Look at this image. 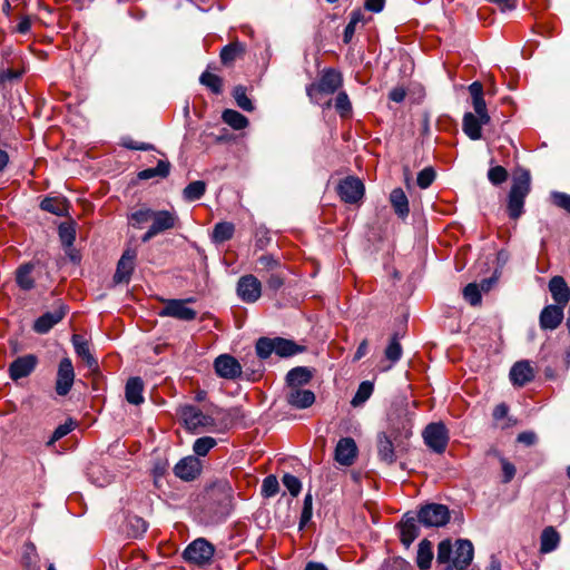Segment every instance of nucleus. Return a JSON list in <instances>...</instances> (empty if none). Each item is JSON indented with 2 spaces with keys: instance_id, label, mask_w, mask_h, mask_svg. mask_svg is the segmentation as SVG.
<instances>
[{
  "instance_id": "obj_1",
  "label": "nucleus",
  "mask_w": 570,
  "mask_h": 570,
  "mask_svg": "<svg viewBox=\"0 0 570 570\" xmlns=\"http://www.w3.org/2000/svg\"><path fill=\"white\" fill-rule=\"evenodd\" d=\"M208 509L218 518L227 517L234 507V490L228 480L213 482L206 490Z\"/></svg>"
},
{
  "instance_id": "obj_2",
  "label": "nucleus",
  "mask_w": 570,
  "mask_h": 570,
  "mask_svg": "<svg viewBox=\"0 0 570 570\" xmlns=\"http://www.w3.org/2000/svg\"><path fill=\"white\" fill-rule=\"evenodd\" d=\"M531 177L529 171L522 170L513 179L509 193L508 213L512 219H518L523 213L524 199L530 193Z\"/></svg>"
},
{
  "instance_id": "obj_3",
  "label": "nucleus",
  "mask_w": 570,
  "mask_h": 570,
  "mask_svg": "<svg viewBox=\"0 0 570 570\" xmlns=\"http://www.w3.org/2000/svg\"><path fill=\"white\" fill-rule=\"evenodd\" d=\"M343 85L342 73L335 69H325L317 82H313L306 87V94L311 101L321 104L324 95H332Z\"/></svg>"
},
{
  "instance_id": "obj_4",
  "label": "nucleus",
  "mask_w": 570,
  "mask_h": 570,
  "mask_svg": "<svg viewBox=\"0 0 570 570\" xmlns=\"http://www.w3.org/2000/svg\"><path fill=\"white\" fill-rule=\"evenodd\" d=\"M179 218L175 210H153L151 225L141 236L144 243L149 242L155 236L176 227Z\"/></svg>"
},
{
  "instance_id": "obj_5",
  "label": "nucleus",
  "mask_w": 570,
  "mask_h": 570,
  "mask_svg": "<svg viewBox=\"0 0 570 570\" xmlns=\"http://www.w3.org/2000/svg\"><path fill=\"white\" fill-rule=\"evenodd\" d=\"M419 522L426 528H439L445 525L450 520V511L446 505L429 503L417 512Z\"/></svg>"
},
{
  "instance_id": "obj_6",
  "label": "nucleus",
  "mask_w": 570,
  "mask_h": 570,
  "mask_svg": "<svg viewBox=\"0 0 570 570\" xmlns=\"http://www.w3.org/2000/svg\"><path fill=\"white\" fill-rule=\"evenodd\" d=\"M180 417L185 426L190 431L209 430L215 426L213 416L203 413L195 405H186L180 409Z\"/></svg>"
},
{
  "instance_id": "obj_7",
  "label": "nucleus",
  "mask_w": 570,
  "mask_h": 570,
  "mask_svg": "<svg viewBox=\"0 0 570 570\" xmlns=\"http://www.w3.org/2000/svg\"><path fill=\"white\" fill-rule=\"evenodd\" d=\"M215 548L207 540L199 538L194 540L184 550L183 557L187 562L203 566L210 562Z\"/></svg>"
},
{
  "instance_id": "obj_8",
  "label": "nucleus",
  "mask_w": 570,
  "mask_h": 570,
  "mask_svg": "<svg viewBox=\"0 0 570 570\" xmlns=\"http://www.w3.org/2000/svg\"><path fill=\"white\" fill-rule=\"evenodd\" d=\"M425 444L436 453H443L449 442V432L442 422L430 423L423 431Z\"/></svg>"
},
{
  "instance_id": "obj_9",
  "label": "nucleus",
  "mask_w": 570,
  "mask_h": 570,
  "mask_svg": "<svg viewBox=\"0 0 570 570\" xmlns=\"http://www.w3.org/2000/svg\"><path fill=\"white\" fill-rule=\"evenodd\" d=\"M194 298L188 299H167L164 307L159 311V316H169L180 321H194L197 317V312L187 306L188 302H194Z\"/></svg>"
},
{
  "instance_id": "obj_10",
  "label": "nucleus",
  "mask_w": 570,
  "mask_h": 570,
  "mask_svg": "<svg viewBox=\"0 0 570 570\" xmlns=\"http://www.w3.org/2000/svg\"><path fill=\"white\" fill-rule=\"evenodd\" d=\"M217 376L225 380H236L242 375L240 363L229 354H220L214 360Z\"/></svg>"
},
{
  "instance_id": "obj_11",
  "label": "nucleus",
  "mask_w": 570,
  "mask_h": 570,
  "mask_svg": "<svg viewBox=\"0 0 570 570\" xmlns=\"http://www.w3.org/2000/svg\"><path fill=\"white\" fill-rule=\"evenodd\" d=\"M75 381V371L72 362L69 357H63L58 366L57 380H56V392L60 396L67 395Z\"/></svg>"
},
{
  "instance_id": "obj_12",
  "label": "nucleus",
  "mask_w": 570,
  "mask_h": 570,
  "mask_svg": "<svg viewBox=\"0 0 570 570\" xmlns=\"http://www.w3.org/2000/svg\"><path fill=\"white\" fill-rule=\"evenodd\" d=\"M237 294L243 302L255 303L262 295V284L254 275H245L238 279Z\"/></svg>"
},
{
  "instance_id": "obj_13",
  "label": "nucleus",
  "mask_w": 570,
  "mask_h": 570,
  "mask_svg": "<svg viewBox=\"0 0 570 570\" xmlns=\"http://www.w3.org/2000/svg\"><path fill=\"white\" fill-rule=\"evenodd\" d=\"M337 191L343 202L355 204L364 195V185L358 178L347 177L338 184Z\"/></svg>"
},
{
  "instance_id": "obj_14",
  "label": "nucleus",
  "mask_w": 570,
  "mask_h": 570,
  "mask_svg": "<svg viewBox=\"0 0 570 570\" xmlns=\"http://www.w3.org/2000/svg\"><path fill=\"white\" fill-rule=\"evenodd\" d=\"M136 257L137 253L132 248H127L122 253L114 275V282L116 284L129 283L131 274L135 269Z\"/></svg>"
},
{
  "instance_id": "obj_15",
  "label": "nucleus",
  "mask_w": 570,
  "mask_h": 570,
  "mask_svg": "<svg viewBox=\"0 0 570 570\" xmlns=\"http://www.w3.org/2000/svg\"><path fill=\"white\" fill-rule=\"evenodd\" d=\"M473 556L472 542L468 539H459L455 541L454 558L449 566H453V569L463 570L471 564Z\"/></svg>"
},
{
  "instance_id": "obj_16",
  "label": "nucleus",
  "mask_w": 570,
  "mask_h": 570,
  "mask_svg": "<svg viewBox=\"0 0 570 570\" xmlns=\"http://www.w3.org/2000/svg\"><path fill=\"white\" fill-rule=\"evenodd\" d=\"M38 364V357L33 354H27L16 358L9 366L11 380L18 381L30 375Z\"/></svg>"
},
{
  "instance_id": "obj_17",
  "label": "nucleus",
  "mask_w": 570,
  "mask_h": 570,
  "mask_svg": "<svg viewBox=\"0 0 570 570\" xmlns=\"http://www.w3.org/2000/svg\"><path fill=\"white\" fill-rule=\"evenodd\" d=\"M200 471L202 462L193 455L181 459L174 468L175 475L184 481L195 480Z\"/></svg>"
},
{
  "instance_id": "obj_18",
  "label": "nucleus",
  "mask_w": 570,
  "mask_h": 570,
  "mask_svg": "<svg viewBox=\"0 0 570 570\" xmlns=\"http://www.w3.org/2000/svg\"><path fill=\"white\" fill-rule=\"evenodd\" d=\"M563 316V307L553 304L547 305L540 313V327L544 331H553L561 324Z\"/></svg>"
},
{
  "instance_id": "obj_19",
  "label": "nucleus",
  "mask_w": 570,
  "mask_h": 570,
  "mask_svg": "<svg viewBox=\"0 0 570 570\" xmlns=\"http://www.w3.org/2000/svg\"><path fill=\"white\" fill-rule=\"evenodd\" d=\"M67 311L63 305H59L55 311L47 312L35 321L33 330L39 334L48 333L56 324H58L66 315Z\"/></svg>"
},
{
  "instance_id": "obj_20",
  "label": "nucleus",
  "mask_w": 570,
  "mask_h": 570,
  "mask_svg": "<svg viewBox=\"0 0 570 570\" xmlns=\"http://www.w3.org/2000/svg\"><path fill=\"white\" fill-rule=\"evenodd\" d=\"M357 454V446L352 438H343L335 448V460L345 466L352 465Z\"/></svg>"
},
{
  "instance_id": "obj_21",
  "label": "nucleus",
  "mask_w": 570,
  "mask_h": 570,
  "mask_svg": "<svg viewBox=\"0 0 570 570\" xmlns=\"http://www.w3.org/2000/svg\"><path fill=\"white\" fill-rule=\"evenodd\" d=\"M554 305L566 307L570 301V287L562 276H553L548 284Z\"/></svg>"
},
{
  "instance_id": "obj_22",
  "label": "nucleus",
  "mask_w": 570,
  "mask_h": 570,
  "mask_svg": "<svg viewBox=\"0 0 570 570\" xmlns=\"http://www.w3.org/2000/svg\"><path fill=\"white\" fill-rule=\"evenodd\" d=\"M399 528L401 542L405 546V548H409L420 534V529L416 524L415 517L406 513L401 520Z\"/></svg>"
},
{
  "instance_id": "obj_23",
  "label": "nucleus",
  "mask_w": 570,
  "mask_h": 570,
  "mask_svg": "<svg viewBox=\"0 0 570 570\" xmlns=\"http://www.w3.org/2000/svg\"><path fill=\"white\" fill-rule=\"evenodd\" d=\"M377 454L381 461L391 465L396 461V448L390 435L382 432L377 435Z\"/></svg>"
},
{
  "instance_id": "obj_24",
  "label": "nucleus",
  "mask_w": 570,
  "mask_h": 570,
  "mask_svg": "<svg viewBox=\"0 0 570 570\" xmlns=\"http://www.w3.org/2000/svg\"><path fill=\"white\" fill-rule=\"evenodd\" d=\"M287 403L296 409L309 407L315 402V394L311 390L299 387L289 389L286 395Z\"/></svg>"
},
{
  "instance_id": "obj_25",
  "label": "nucleus",
  "mask_w": 570,
  "mask_h": 570,
  "mask_svg": "<svg viewBox=\"0 0 570 570\" xmlns=\"http://www.w3.org/2000/svg\"><path fill=\"white\" fill-rule=\"evenodd\" d=\"M489 122H482L480 117L472 112H465L462 120L463 132L471 140H479L482 138V126Z\"/></svg>"
},
{
  "instance_id": "obj_26",
  "label": "nucleus",
  "mask_w": 570,
  "mask_h": 570,
  "mask_svg": "<svg viewBox=\"0 0 570 570\" xmlns=\"http://www.w3.org/2000/svg\"><path fill=\"white\" fill-rule=\"evenodd\" d=\"M533 370L529 362H517L510 371V379L514 385L523 386L533 379Z\"/></svg>"
},
{
  "instance_id": "obj_27",
  "label": "nucleus",
  "mask_w": 570,
  "mask_h": 570,
  "mask_svg": "<svg viewBox=\"0 0 570 570\" xmlns=\"http://www.w3.org/2000/svg\"><path fill=\"white\" fill-rule=\"evenodd\" d=\"M142 391H144L142 380L138 376L130 377L126 384V390H125L126 400L130 404L139 405L140 403L144 402Z\"/></svg>"
},
{
  "instance_id": "obj_28",
  "label": "nucleus",
  "mask_w": 570,
  "mask_h": 570,
  "mask_svg": "<svg viewBox=\"0 0 570 570\" xmlns=\"http://www.w3.org/2000/svg\"><path fill=\"white\" fill-rule=\"evenodd\" d=\"M274 353L281 357H289L303 352V347L297 345L294 341L274 337Z\"/></svg>"
},
{
  "instance_id": "obj_29",
  "label": "nucleus",
  "mask_w": 570,
  "mask_h": 570,
  "mask_svg": "<svg viewBox=\"0 0 570 570\" xmlns=\"http://www.w3.org/2000/svg\"><path fill=\"white\" fill-rule=\"evenodd\" d=\"M71 341H72L76 354L79 357H81L89 367L97 366V361L90 353L88 342L81 335H78V334L72 335Z\"/></svg>"
},
{
  "instance_id": "obj_30",
  "label": "nucleus",
  "mask_w": 570,
  "mask_h": 570,
  "mask_svg": "<svg viewBox=\"0 0 570 570\" xmlns=\"http://www.w3.org/2000/svg\"><path fill=\"white\" fill-rule=\"evenodd\" d=\"M312 379V372L304 366L292 368L286 375V382L289 389L299 387L307 384Z\"/></svg>"
},
{
  "instance_id": "obj_31",
  "label": "nucleus",
  "mask_w": 570,
  "mask_h": 570,
  "mask_svg": "<svg viewBox=\"0 0 570 570\" xmlns=\"http://www.w3.org/2000/svg\"><path fill=\"white\" fill-rule=\"evenodd\" d=\"M560 542V535L553 527H547L543 529L540 537V551L542 553H549L556 550Z\"/></svg>"
},
{
  "instance_id": "obj_32",
  "label": "nucleus",
  "mask_w": 570,
  "mask_h": 570,
  "mask_svg": "<svg viewBox=\"0 0 570 570\" xmlns=\"http://www.w3.org/2000/svg\"><path fill=\"white\" fill-rule=\"evenodd\" d=\"M391 204L395 210V213L400 217H406L409 215V200L405 193L401 188H395L391 191L390 195Z\"/></svg>"
},
{
  "instance_id": "obj_33",
  "label": "nucleus",
  "mask_w": 570,
  "mask_h": 570,
  "mask_svg": "<svg viewBox=\"0 0 570 570\" xmlns=\"http://www.w3.org/2000/svg\"><path fill=\"white\" fill-rule=\"evenodd\" d=\"M432 558H433V552H432L431 542L428 541L426 539H424L419 543L417 556H416L417 567L422 570L429 569L431 567Z\"/></svg>"
},
{
  "instance_id": "obj_34",
  "label": "nucleus",
  "mask_w": 570,
  "mask_h": 570,
  "mask_svg": "<svg viewBox=\"0 0 570 570\" xmlns=\"http://www.w3.org/2000/svg\"><path fill=\"white\" fill-rule=\"evenodd\" d=\"M222 119L225 124H227L235 130H240L248 126V119L244 115L234 109L224 110Z\"/></svg>"
},
{
  "instance_id": "obj_35",
  "label": "nucleus",
  "mask_w": 570,
  "mask_h": 570,
  "mask_svg": "<svg viewBox=\"0 0 570 570\" xmlns=\"http://www.w3.org/2000/svg\"><path fill=\"white\" fill-rule=\"evenodd\" d=\"M32 264H24L17 269L16 281L21 289L29 291L35 286V279L31 276Z\"/></svg>"
},
{
  "instance_id": "obj_36",
  "label": "nucleus",
  "mask_w": 570,
  "mask_h": 570,
  "mask_svg": "<svg viewBox=\"0 0 570 570\" xmlns=\"http://www.w3.org/2000/svg\"><path fill=\"white\" fill-rule=\"evenodd\" d=\"M234 232L235 226L233 223L220 222L215 225L212 237L215 243L220 244L229 240L233 237Z\"/></svg>"
},
{
  "instance_id": "obj_37",
  "label": "nucleus",
  "mask_w": 570,
  "mask_h": 570,
  "mask_svg": "<svg viewBox=\"0 0 570 570\" xmlns=\"http://www.w3.org/2000/svg\"><path fill=\"white\" fill-rule=\"evenodd\" d=\"M170 164L167 160H159L154 168H147L138 173L139 179H150L154 177H167L169 175Z\"/></svg>"
},
{
  "instance_id": "obj_38",
  "label": "nucleus",
  "mask_w": 570,
  "mask_h": 570,
  "mask_svg": "<svg viewBox=\"0 0 570 570\" xmlns=\"http://www.w3.org/2000/svg\"><path fill=\"white\" fill-rule=\"evenodd\" d=\"M206 191V184L203 180L189 183L183 191L184 198L188 202L200 199Z\"/></svg>"
},
{
  "instance_id": "obj_39",
  "label": "nucleus",
  "mask_w": 570,
  "mask_h": 570,
  "mask_svg": "<svg viewBox=\"0 0 570 570\" xmlns=\"http://www.w3.org/2000/svg\"><path fill=\"white\" fill-rule=\"evenodd\" d=\"M245 47L236 41L225 46L220 51L222 62L228 65L236 60L242 53H244Z\"/></svg>"
},
{
  "instance_id": "obj_40",
  "label": "nucleus",
  "mask_w": 570,
  "mask_h": 570,
  "mask_svg": "<svg viewBox=\"0 0 570 570\" xmlns=\"http://www.w3.org/2000/svg\"><path fill=\"white\" fill-rule=\"evenodd\" d=\"M153 209L148 207H141L129 216V223L135 228H142L147 223L151 220Z\"/></svg>"
},
{
  "instance_id": "obj_41",
  "label": "nucleus",
  "mask_w": 570,
  "mask_h": 570,
  "mask_svg": "<svg viewBox=\"0 0 570 570\" xmlns=\"http://www.w3.org/2000/svg\"><path fill=\"white\" fill-rule=\"evenodd\" d=\"M40 207L41 209L57 216H63L67 212L66 202L60 198H45L41 202Z\"/></svg>"
},
{
  "instance_id": "obj_42",
  "label": "nucleus",
  "mask_w": 570,
  "mask_h": 570,
  "mask_svg": "<svg viewBox=\"0 0 570 570\" xmlns=\"http://www.w3.org/2000/svg\"><path fill=\"white\" fill-rule=\"evenodd\" d=\"M373 390H374V385L372 382H370V381L362 382L358 385V389H357L354 397L352 399V402H351L352 405L354 407H356V406H360L363 403H365L372 395Z\"/></svg>"
},
{
  "instance_id": "obj_43",
  "label": "nucleus",
  "mask_w": 570,
  "mask_h": 570,
  "mask_svg": "<svg viewBox=\"0 0 570 570\" xmlns=\"http://www.w3.org/2000/svg\"><path fill=\"white\" fill-rule=\"evenodd\" d=\"M363 22H364V14L362 13V11L361 10H354L351 13L350 21H348L347 26L344 29L343 40H344L345 43L351 42V40H352V38H353L354 33H355L357 24L358 23H363Z\"/></svg>"
},
{
  "instance_id": "obj_44",
  "label": "nucleus",
  "mask_w": 570,
  "mask_h": 570,
  "mask_svg": "<svg viewBox=\"0 0 570 570\" xmlns=\"http://www.w3.org/2000/svg\"><path fill=\"white\" fill-rule=\"evenodd\" d=\"M334 108L342 118H345L351 115L352 104L345 91H340L337 94L334 101Z\"/></svg>"
},
{
  "instance_id": "obj_45",
  "label": "nucleus",
  "mask_w": 570,
  "mask_h": 570,
  "mask_svg": "<svg viewBox=\"0 0 570 570\" xmlns=\"http://www.w3.org/2000/svg\"><path fill=\"white\" fill-rule=\"evenodd\" d=\"M256 354L259 358L266 360L274 353V338L259 337L255 345Z\"/></svg>"
},
{
  "instance_id": "obj_46",
  "label": "nucleus",
  "mask_w": 570,
  "mask_h": 570,
  "mask_svg": "<svg viewBox=\"0 0 570 570\" xmlns=\"http://www.w3.org/2000/svg\"><path fill=\"white\" fill-rule=\"evenodd\" d=\"M233 97L237 104V106L245 110V111H253L254 110V104L248 98L246 94V88L243 86L235 87L233 91Z\"/></svg>"
},
{
  "instance_id": "obj_47",
  "label": "nucleus",
  "mask_w": 570,
  "mask_h": 570,
  "mask_svg": "<svg viewBox=\"0 0 570 570\" xmlns=\"http://www.w3.org/2000/svg\"><path fill=\"white\" fill-rule=\"evenodd\" d=\"M402 356V346L399 342V336L395 334L391 338L390 344L385 348V357L391 362V367L393 364H395Z\"/></svg>"
},
{
  "instance_id": "obj_48",
  "label": "nucleus",
  "mask_w": 570,
  "mask_h": 570,
  "mask_svg": "<svg viewBox=\"0 0 570 570\" xmlns=\"http://www.w3.org/2000/svg\"><path fill=\"white\" fill-rule=\"evenodd\" d=\"M216 440L212 436H203L194 442L193 450L196 455L205 456L215 445Z\"/></svg>"
},
{
  "instance_id": "obj_49",
  "label": "nucleus",
  "mask_w": 570,
  "mask_h": 570,
  "mask_svg": "<svg viewBox=\"0 0 570 570\" xmlns=\"http://www.w3.org/2000/svg\"><path fill=\"white\" fill-rule=\"evenodd\" d=\"M199 81L202 85L209 88L214 94H219L222 91V78L217 75H214L209 71H205L202 73Z\"/></svg>"
},
{
  "instance_id": "obj_50",
  "label": "nucleus",
  "mask_w": 570,
  "mask_h": 570,
  "mask_svg": "<svg viewBox=\"0 0 570 570\" xmlns=\"http://www.w3.org/2000/svg\"><path fill=\"white\" fill-rule=\"evenodd\" d=\"M463 297L472 306H476L481 303V289L478 284L470 283L463 288Z\"/></svg>"
},
{
  "instance_id": "obj_51",
  "label": "nucleus",
  "mask_w": 570,
  "mask_h": 570,
  "mask_svg": "<svg viewBox=\"0 0 570 570\" xmlns=\"http://www.w3.org/2000/svg\"><path fill=\"white\" fill-rule=\"evenodd\" d=\"M283 485L288 490L291 495L297 497L302 490V482L293 474L285 473L282 478Z\"/></svg>"
},
{
  "instance_id": "obj_52",
  "label": "nucleus",
  "mask_w": 570,
  "mask_h": 570,
  "mask_svg": "<svg viewBox=\"0 0 570 570\" xmlns=\"http://www.w3.org/2000/svg\"><path fill=\"white\" fill-rule=\"evenodd\" d=\"M279 489L278 480L275 475H268L263 480L262 494L266 498L274 497Z\"/></svg>"
},
{
  "instance_id": "obj_53",
  "label": "nucleus",
  "mask_w": 570,
  "mask_h": 570,
  "mask_svg": "<svg viewBox=\"0 0 570 570\" xmlns=\"http://www.w3.org/2000/svg\"><path fill=\"white\" fill-rule=\"evenodd\" d=\"M488 178L493 185H500L508 179V171L504 167L498 165L489 169Z\"/></svg>"
},
{
  "instance_id": "obj_54",
  "label": "nucleus",
  "mask_w": 570,
  "mask_h": 570,
  "mask_svg": "<svg viewBox=\"0 0 570 570\" xmlns=\"http://www.w3.org/2000/svg\"><path fill=\"white\" fill-rule=\"evenodd\" d=\"M435 179V171L432 167H426L417 174V185L425 189L431 186Z\"/></svg>"
},
{
  "instance_id": "obj_55",
  "label": "nucleus",
  "mask_w": 570,
  "mask_h": 570,
  "mask_svg": "<svg viewBox=\"0 0 570 570\" xmlns=\"http://www.w3.org/2000/svg\"><path fill=\"white\" fill-rule=\"evenodd\" d=\"M452 554V544L450 540H443L438 546L436 560L439 563H448Z\"/></svg>"
},
{
  "instance_id": "obj_56",
  "label": "nucleus",
  "mask_w": 570,
  "mask_h": 570,
  "mask_svg": "<svg viewBox=\"0 0 570 570\" xmlns=\"http://www.w3.org/2000/svg\"><path fill=\"white\" fill-rule=\"evenodd\" d=\"M312 511H313V499H312V494L307 493L304 498L303 510L301 513V521H299L301 529L312 519V514H313Z\"/></svg>"
},
{
  "instance_id": "obj_57",
  "label": "nucleus",
  "mask_w": 570,
  "mask_h": 570,
  "mask_svg": "<svg viewBox=\"0 0 570 570\" xmlns=\"http://www.w3.org/2000/svg\"><path fill=\"white\" fill-rule=\"evenodd\" d=\"M75 429V422L72 420H69L65 422L63 424H60L56 428V430L52 433V436L49 441V444L55 443L56 441L60 440L61 438L69 434Z\"/></svg>"
},
{
  "instance_id": "obj_58",
  "label": "nucleus",
  "mask_w": 570,
  "mask_h": 570,
  "mask_svg": "<svg viewBox=\"0 0 570 570\" xmlns=\"http://www.w3.org/2000/svg\"><path fill=\"white\" fill-rule=\"evenodd\" d=\"M472 106L475 112L474 115L476 117H480L482 122H490L491 118L490 115L488 114L484 98L473 99Z\"/></svg>"
},
{
  "instance_id": "obj_59",
  "label": "nucleus",
  "mask_w": 570,
  "mask_h": 570,
  "mask_svg": "<svg viewBox=\"0 0 570 570\" xmlns=\"http://www.w3.org/2000/svg\"><path fill=\"white\" fill-rule=\"evenodd\" d=\"M551 197L553 199V203L558 207L563 208L564 210L570 213V195L560 191H554L551 194Z\"/></svg>"
},
{
  "instance_id": "obj_60",
  "label": "nucleus",
  "mask_w": 570,
  "mask_h": 570,
  "mask_svg": "<svg viewBox=\"0 0 570 570\" xmlns=\"http://www.w3.org/2000/svg\"><path fill=\"white\" fill-rule=\"evenodd\" d=\"M257 264L261 271H274L278 267L279 262L271 255H263L258 258Z\"/></svg>"
},
{
  "instance_id": "obj_61",
  "label": "nucleus",
  "mask_w": 570,
  "mask_h": 570,
  "mask_svg": "<svg viewBox=\"0 0 570 570\" xmlns=\"http://www.w3.org/2000/svg\"><path fill=\"white\" fill-rule=\"evenodd\" d=\"M384 570H412V566L403 558H394L385 564Z\"/></svg>"
},
{
  "instance_id": "obj_62",
  "label": "nucleus",
  "mask_w": 570,
  "mask_h": 570,
  "mask_svg": "<svg viewBox=\"0 0 570 570\" xmlns=\"http://www.w3.org/2000/svg\"><path fill=\"white\" fill-rule=\"evenodd\" d=\"M59 235L65 245H68V246L72 245V243L75 240V234L70 227L60 226Z\"/></svg>"
},
{
  "instance_id": "obj_63",
  "label": "nucleus",
  "mask_w": 570,
  "mask_h": 570,
  "mask_svg": "<svg viewBox=\"0 0 570 570\" xmlns=\"http://www.w3.org/2000/svg\"><path fill=\"white\" fill-rule=\"evenodd\" d=\"M502 471L504 476V482H510L515 475V466L507 461L505 459L501 460Z\"/></svg>"
},
{
  "instance_id": "obj_64",
  "label": "nucleus",
  "mask_w": 570,
  "mask_h": 570,
  "mask_svg": "<svg viewBox=\"0 0 570 570\" xmlns=\"http://www.w3.org/2000/svg\"><path fill=\"white\" fill-rule=\"evenodd\" d=\"M537 440V434L532 431H525L518 435V442L528 446L535 444Z\"/></svg>"
}]
</instances>
